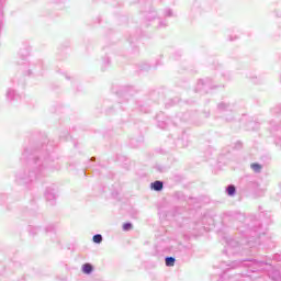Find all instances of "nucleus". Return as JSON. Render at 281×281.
<instances>
[{
    "mask_svg": "<svg viewBox=\"0 0 281 281\" xmlns=\"http://www.w3.org/2000/svg\"><path fill=\"white\" fill-rule=\"evenodd\" d=\"M52 150H54V147L49 144H43L41 148L34 151L25 148L22 153V159L29 160V168L22 169L15 175L16 183L27 186V183H33L36 179L47 177L56 166L54 151Z\"/></svg>",
    "mask_w": 281,
    "mask_h": 281,
    "instance_id": "obj_1",
    "label": "nucleus"
},
{
    "mask_svg": "<svg viewBox=\"0 0 281 281\" xmlns=\"http://www.w3.org/2000/svg\"><path fill=\"white\" fill-rule=\"evenodd\" d=\"M239 234L247 238V244L243 245L236 239L226 240V246L223 251L226 256H254V240L255 245L260 244V236L265 235V228L260 221L255 220L250 224L243 225L238 228ZM254 238V240H251Z\"/></svg>",
    "mask_w": 281,
    "mask_h": 281,
    "instance_id": "obj_2",
    "label": "nucleus"
},
{
    "mask_svg": "<svg viewBox=\"0 0 281 281\" xmlns=\"http://www.w3.org/2000/svg\"><path fill=\"white\" fill-rule=\"evenodd\" d=\"M234 103L221 102L217 104L218 113H223L224 120L226 122H234Z\"/></svg>",
    "mask_w": 281,
    "mask_h": 281,
    "instance_id": "obj_3",
    "label": "nucleus"
},
{
    "mask_svg": "<svg viewBox=\"0 0 281 281\" xmlns=\"http://www.w3.org/2000/svg\"><path fill=\"white\" fill-rule=\"evenodd\" d=\"M212 89V79H200L195 87V93H210Z\"/></svg>",
    "mask_w": 281,
    "mask_h": 281,
    "instance_id": "obj_4",
    "label": "nucleus"
},
{
    "mask_svg": "<svg viewBox=\"0 0 281 281\" xmlns=\"http://www.w3.org/2000/svg\"><path fill=\"white\" fill-rule=\"evenodd\" d=\"M157 120V126L158 128H161L162 131H166V128H168V126H170V120L166 121V116H164V114H158L156 116Z\"/></svg>",
    "mask_w": 281,
    "mask_h": 281,
    "instance_id": "obj_5",
    "label": "nucleus"
},
{
    "mask_svg": "<svg viewBox=\"0 0 281 281\" xmlns=\"http://www.w3.org/2000/svg\"><path fill=\"white\" fill-rule=\"evenodd\" d=\"M45 199L50 203V205H54V201H56V189L48 187L45 191Z\"/></svg>",
    "mask_w": 281,
    "mask_h": 281,
    "instance_id": "obj_6",
    "label": "nucleus"
},
{
    "mask_svg": "<svg viewBox=\"0 0 281 281\" xmlns=\"http://www.w3.org/2000/svg\"><path fill=\"white\" fill-rule=\"evenodd\" d=\"M130 144L132 148H139L144 144V136L131 138Z\"/></svg>",
    "mask_w": 281,
    "mask_h": 281,
    "instance_id": "obj_7",
    "label": "nucleus"
},
{
    "mask_svg": "<svg viewBox=\"0 0 281 281\" xmlns=\"http://www.w3.org/2000/svg\"><path fill=\"white\" fill-rule=\"evenodd\" d=\"M150 189L154 190V192H161V190H164V181L156 180L151 182Z\"/></svg>",
    "mask_w": 281,
    "mask_h": 281,
    "instance_id": "obj_8",
    "label": "nucleus"
},
{
    "mask_svg": "<svg viewBox=\"0 0 281 281\" xmlns=\"http://www.w3.org/2000/svg\"><path fill=\"white\" fill-rule=\"evenodd\" d=\"M269 278L273 281H281V271L279 269H272L269 272Z\"/></svg>",
    "mask_w": 281,
    "mask_h": 281,
    "instance_id": "obj_9",
    "label": "nucleus"
},
{
    "mask_svg": "<svg viewBox=\"0 0 281 281\" xmlns=\"http://www.w3.org/2000/svg\"><path fill=\"white\" fill-rule=\"evenodd\" d=\"M227 196H236V186L228 184L225 189Z\"/></svg>",
    "mask_w": 281,
    "mask_h": 281,
    "instance_id": "obj_10",
    "label": "nucleus"
},
{
    "mask_svg": "<svg viewBox=\"0 0 281 281\" xmlns=\"http://www.w3.org/2000/svg\"><path fill=\"white\" fill-rule=\"evenodd\" d=\"M82 273H86V276H91V273H93V265L85 263L82 266Z\"/></svg>",
    "mask_w": 281,
    "mask_h": 281,
    "instance_id": "obj_11",
    "label": "nucleus"
},
{
    "mask_svg": "<svg viewBox=\"0 0 281 281\" xmlns=\"http://www.w3.org/2000/svg\"><path fill=\"white\" fill-rule=\"evenodd\" d=\"M7 98L8 100H19V98H21L19 94H16V91L9 89L7 92Z\"/></svg>",
    "mask_w": 281,
    "mask_h": 281,
    "instance_id": "obj_12",
    "label": "nucleus"
},
{
    "mask_svg": "<svg viewBox=\"0 0 281 281\" xmlns=\"http://www.w3.org/2000/svg\"><path fill=\"white\" fill-rule=\"evenodd\" d=\"M175 262H177V259L175 257H166L165 258L166 267H175Z\"/></svg>",
    "mask_w": 281,
    "mask_h": 281,
    "instance_id": "obj_13",
    "label": "nucleus"
},
{
    "mask_svg": "<svg viewBox=\"0 0 281 281\" xmlns=\"http://www.w3.org/2000/svg\"><path fill=\"white\" fill-rule=\"evenodd\" d=\"M251 170H254V172H262V165L258 164V162H254L250 165Z\"/></svg>",
    "mask_w": 281,
    "mask_h": 281,
    "instance_id": "obj_14",
    "label": "nucleus"
},
{
    "mask_svg": "<svg viewBox=\"0 0 281 281\" xmlns=\"http://www.w3.org/2000/svg\"><path fill=\"white\" fill-rule=\"evenodd\" d=\"M41 232L40 227L36 226H29V234L30 236H36Z\"/></svg>",
    "mask_w": 281,
    "mask_h": 281,
    "instance_id": "obj_15",
    "label": "nucleus"
},
{
    "mask_svg": "<svg viewBox=\"0 0 281 281\" xmlns=\"http://www.w3.org/2000/svg\"><path fill=\"white\" fill-rule=\"evenodd\" d=\"M46 234H56V225L50 224L47 225L45 228Z\"/></svg>",
    "mask_w": 281,
    "mask_h": 281,
    "instance_id": "obj_16",
    "label": "nucleus"
},
{
    "mask_svg": "<svg viewBox=\"0 0 281 281\" xmlns=\"http://www.w3.org/2000/svg\"><path fill=\"white\" fill-rule=\"evenodd\" d=\"M92 240L93 243H95V245H100L103 240V237L101 234H95L93 235Z\"/></svg>",
    "mask_w": 281,
    "mask_h": 281,
    "instance_id": "obj_17",
    "label": "nucleus"
},
{
    "mask_svg": "<svg viewBox=\"0 0 281 281\" xmlns=\"http://www.w3.org/2000/svg\"><path fill=\"white\" fill-rule=\"evenodd\" d=\"M19 56H21L22 60H25V58H27V56H30V50H27L26 48L21 49L19 52Z\"/></svg>",
    "mask_w": 281,
    "mask_h": 281,
    "instance_id": "obj_18",
    "label": "nucleus"
},
{
    "mask_svg": "<svg viewBox=\"0 0 281 281\" xmlns=\"http://www.w3.org/2000/svg\"><path fill=\"white\" fill-rule=\"evenodd\" d=\"M133 229V223L126 222L123 224V232H131Z\"/></svg>",
    "mask_w": 281,
    "mask_h": 281,
    "instance_id": "obj_19",
    "label": "nucleus"
},
{
    "mask_svg": "<svg viewBox=\"0 0 281 281\" xmlns=\"http://www.w3.org/2000/svg\"><path fill=\"white\" fill-rule=\"evenodd\" d=\"M155 16H157L155 11L149 10V13L146 15V19H147V21H153V19H155Z\"/></svg>",
    "mask_w": 281,
    "mask_h": 281,
    "instance_id": "obj_20",
    "label": "nucleus"
},
{
    "mask_svg": "<svg viewBox=\"0 0 281 281\" xmlns=\"http://www.w3.org/2000/svg\"><path fill=\"white\" fill-rule=\"evenodd\" d=\"M234 218H236L237 221H245V215L240 214V213H235Z\"/></svg>",
    "mask_w": 281,
    "mask_h": 281,
    "instance_id": "obj_21",
    "label": "nucleus"
},
{
    "mask_svg": "<svg viewBox=\"0 0 281 281\" xmlns=\"http://www.w3.org/2000/svg\"><path fill=\"white\" fill-rule=\"evenodd\" d=\"M155 169L158 171V172H166V167L161 166V165H156L155 166Z\"/></svg>",
    "mask_w": 281,
    "mask_h": 281,
    "instance_id": "obj_22",
    "label": "nucleus"
},
{
    "mask_svg": "<svg viewBox=\"0 0 281 281\" xmlns=\"http://www.w3.org/2000/svg\"><path fill=\"white\" fill-rule=\"evenodd\" d=\"M148 69H150V65H148V64H143V65L140 66V70H142V71H148Z\"/></svg>",
    "mask_w": 281,
    "mask_h": 281,
    "instance_id": "obj_23",
    "label": "nucleus"
},
{
    "mask_svg": "<svg viewBox=\"0 0 281 281\" xmlns=\"http://www.w3.org/2000/svg\"><path fill=\"white\" fill-rule=\"evenodd\" d=\"M214 153V149L212 147H209L205 151L206 157H210Z\"/></svg>",
    "mask_w": 281,
    "mask_h": 281,
    "instance_id": "obj_24",
    "label": "nucleus"
},
{
    "mask_svg": "<svg viewBox=\"0 0 281 281\" xmlns=\"http://www.w3.org/2000/svg\"><path fill=\"white\" fill-rule=\"evenodd\" d=\"M164 14H165V16H172V10L166 9Z\"/></svg>",
    "mask_w": 281,
    "mask_h": 281,
    "instance_id": "obj_25",
    "label": "nucleus"
},
{
    "mask_svg": "<svg viewBox=\"0 0 281 281\" xmlns=\"http://www.w3.org/2000/svg\"><path fill=\"white\" fill-rule=\"evenodd\" d=\"M168 24H166V21L165 20H160L159 21V24H158V27H167Z\"/></svg>",
    "mask_w": 281,
    "mask_h": 281,
    "instance_id": "obj_26",
    "label": "nucleus"
},
{
    "mask_svg": "<svg viewBox=\"0 0 281 281\" xmlns=\"http://www.w3.org/2000/svg\"><path fill=\"white\" fill-rule=\"evenodd\" d=\"M110 64H111V59L109 57H104L103 65H110Z\"/></svg>",
    "mask_w": 281,
    "mask_h": 281,
    "instance_id": "obj_27",
    "label": "nucleus"
},
{
    "mask_svg": "<svg viewBox=\"0 0 281 281\" xmlns=\"http://www.w3.org/2000/svg\"><path fill=\"white\" fill-rule=\"evenodd\" d=\"M26 216H36V212L34 211H29L25 213Z\"/></svg>",
    "mask_w": 281,
    "mask_h": 281,
    "instance_id": "obj_28",
    "label": "nucleus"
},
{
    "mask_svg": "<svg viewBox=\"0 0 281 281\" xmlns=\"http://www.w3.org/2000/svg\"><path fill=\"white\" fill-rule=\"evenodd\" d=\"M222 76L224 78H226V80H229V72L228 71L223 72Z\"/></svg>",
    "mask_w": 281,
    "mask_h": 281,
    "instance_id": "obj_29",
    "label": "nucleus"
},
{
    "mask_svg": "<svg viewBox=\"0 0 281 281\" xmlns=\"http://www.w3.org/2000/svg\"><path fill=\"white\" fill-rule=\"evenodd\" d=\"M235 148H237V149L243 148V143L237 142V143L235 144Z\"/></svg>",
    "mask_w": 281,
    "mask_h": 281,
    "instance_id": "obj_30",
    "label": "nucleus"
},
{
    "mask_svg": "<svg viewBox=\"0 0 281 281\" xmlns=\"http://www.w3.org/2000/svg\"><path fill=\"white\" fill-rule=\"evenodd\" d=\"M66 0H54L55 3H65Z\"/></svg>",
    "mask_w": 281,
    "mask_h": 281,
    "instance_id": "obj_31",
    "label": "nucleus"
},
{
    "mask_svg": "<svg viewBox=\"0 0 281 281\" xmlns=\"http://www.w3.org/2000/svg\"><path fill=\"white\" fill-rule=\"evenodd\" d=\"M170 102H171V104H177V102H179V100L172 99Z\"/></svg>",
    "mask_w": 281,
    "mask_h": 281,
    "instance_id": "obj_32",
    "label": "nucleus"
},
{
    "mask_svg": "<svg viewBox=\"0 0 281 281\" xmlns=\"http://www.w3.org/2000/svg\"><path fill=\"white\" fill-rule=\"evenodd\" d=\"M236 38H238V37H236V36H235V37H234V36H231V37H229V41H236Z\"/></svg>",
    "mask_w": 281,
    "mask_h": 281,
    "instance_id": "obj_33",
    "label": "nucleus"
},
{
    "mask_svg": "<svg viewBox=\"0 0 281 281\" xmlns=\"http://www.w3.org/2000/svg\"><path fill=\"white\" fill-rule=\"evenodd\" d=\"M123 95L124 98H128V92H125Z\"/></svg>",
    "mask_w": 281,
    "mask_h": 281,
    "instance_id": "obj_34",
    "label": "nucleus"
},
{
    "mask_svg": "<svg viewBox=\"0 0 281 281\" xmlns=\"http://www.w3.org/2000/svg\"><path fill=\"white\" fill-rule=\"evenodd\" d=\"M90 161H95V157H92V158L90 159Z\"/></svg>",
    "mask_w": 281,
    "mask_h": 281,
    "instance_id": "obj_35",
    "label": "nucleus"
},
{
    "mask_svg": "<svg viewBox=\"0 0 281 281\" xmlns=\"http://www.w3.org/2000/svg\"><path fill=\"white\" fill-rule=\"evenodd\" d=\"M170 105H171L170 103H167V104H166L167 108L170 106Z\"/></svg>",
    "mask_w": 281,
    "mask_h": 281,
    "instance_id": "obj_36",
    "label": "nucleus"
},
{
    "mask_svg": "<svg viewBox=\"0 0 281 281\" xmlns=\"http://www.w3.org/2000/svg\"><path fill=\"white\" fill-rule=\"evenodd\" d=\"M1 27H2V24H1V22H0V32H1Z\"/></svg>",
    "mask_w": 281,
    "mask_h": 281,
    "instance_id": "obj_37",
    "label": "nucleus"
},
{
    "mask_svg": "<svg viewBox=\"0 0 281 281\" xmlns=\"http://www.w3.org/2000/svg\"><path fill=\"white\" fill-rule=\"evenodd\" d=\"M31 74H32V71H31V70H29V76H31Z\"/></svg>",
    "mask_w": 281,
    "mask_h": 281,
    "instance_id": "obj_38",
    "label": "nucleus"
}]
</instances>
